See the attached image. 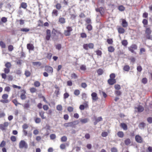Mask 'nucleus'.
Masks as SVG:
<instances>
[{
    "instance_id": "nucleus-47",
    "label": "nucleus",
    "mask_w": 152,
    "mask_h": 152,
    "mask_svg": "<svg viewBox=\"0 0 152 152\" xmlns=\"http://www.w3.org/2000/svg\"><path fill=\"white\" fill-rule=\"evenodd\" d=\"M10 139L12 141L14 142L16 141V137L13 136L11 137Z\"/></svg>"
},
{
    "instance_id": "nucleus-7",
    "label": "nucleus",
    "mask_w": 152,
    "mask_h": 152,
    "mask_svg": "<svg viewBox=\"0 0 152 152\" xmlns=\"http://www.w3.org/2000/svg\"><path fill=\"white\" fill-rule=\"evenodd\" d=\"M9 124V123L7 122H5L3 124H0V129L2 130H5L8 126Z\"/></svg>"
},
{
    "instance_id": "nucleus-23",
    "label": "nucleus",
    "mask_w": 152,
    "mask_h": 152,
    "mask_svg": "<svg viewBox=\"0 0 152 152\" xmlns=\"http://www.w3.org/2000/svg\"><path fill=\"white\" fill-rule=\"evenodd\" d=\"M118 30V32L120 34L124 33L125 31L124 29L122 27L119 28Z\"/></svg>"
},
{
    "instance_id": "nucleus-49",
    "label": "nucleus",
    "mask_w": 152,
    "mask_h": 152,
    "mask_svg": "<svg viewBox=\"0 0 152 152\" xmlns=\"http://www.w3.org/2000/svg\"><path fill=\"white\" fill-rule=\"evenodd\" d=\"M56 7L58 10H60L61 8V6L60 4L58 3L56 4Z\"/></svg>"
},
{
    "instance_id": "nucleus-25",
    "label": "nucleus",
    "mask_w": 152,
    "mask_h": 152,
    "mask_svg": "<svg viewBox=\"0 0 152 152\" xmlns=\"http://www.w3.org/2000/svg\"><path fill=\"white\" fill-rule=\"evenodd\" d=\"M58 11L56 10H54L52 12V16H57L58 15Z\"/></svg>"
},
{
    "instance_id": "nucleus-52",
    "label": "nucleus",
    "mask_w": 152,
    "mask_h": 152,
    "mask_svg": "<svg viewBox=\"0 0 152 152\" xmlns=\"http://www.w3.org/2000/svg\"><path fill=\"white\" fill-rule=\"evenodd\" d=\"M115 74L112 73L110 75V78L111 79H115Z\"/></svg>"
},
{
    "instance_id": "nucleus-48",
    "label": "nucleus",
    "mask_w": 152,
    "mask_h": 152,
    "mask_svg": "<svg viewBox=\"0 0 152 152\" xmlns=\"http://www.w3.org/2000/svg\"><path fill=\"white\" fill-rule=\"evenodd\" d=\"M36 91V89L34 87L31 88L30 89V91L31 93H34Z\"/></svg>"
},
{
    "instance_id": "nucleus-29",
    "label": "nucleus",
    "mask_w": 152,
    "mask_h": 152,
    "mask_svg": "<svg viewBox=\"0 0 152 152\" xmlns=\"http://www.w3.org/2000/svg\"><path fill=\"white\" fill-rule=\"evenodd\" d=\"M121 127L124 130H127V128L126 125L124 123H121Z\"/></svg>"
},
{
    "instance_id": "nucleus-45",
    "label": "nucleus",
    "mask_w": 152,
    "mask_h": 152,
    "mask_svg": "<svg viewBox=\"0 0 152 152\" xmlns=\"http://www.w3.org/2000/svg\"><path fill=\"white\" fill-rule=\"evenodd\" d=\"M122 44L124 46H126L128 44V42L126 40H125L122 41Z\"/></svg>"
},
{
    "instance_id": "nucleus-31",
    "label": "nucleus",
    "mask_w": 152,
    "mask_h": 152,
    "mask_svg": "<svg viewBox=\"0 0 152 152\" xmlns=\"http://www.w3.org/2000/svg\"><path fill=\"white\" fill-rule=\"evenodd\" d=\"M34 85L36 87H39L40 86V83L38 81H36L34 83Z\"/></svg>"
},
{
    "instance_id": "nucleus-4",
    "label": "nucleus",
    "mask_w": 152,
    "mask_h": 152,
    "mask_svg": "<svg viewBox=\"0 0 152 152\" xmlns=\"http://www.w3.org/2000/svg\"><path fill=\"white\" fill-rule=\"evenodd\" d=\"M45 70L48 73L52 75L53 72V69L51 67L49 66H45Z\"/></svg>"
},
{
    "instance_id": "nucleus-62",
    "label": "nucleus",
    "mask_w": 152,
    "mask_h": 152,
    "mask_svg": "<svg viewBox=\"0 0 152 152\" xmlns=\"http://www.w3.org/2000/svg\"><path fill=\"white\" fill-rule=\"evenodd\" d=\"M50 137L52 140L55 139L56 137V136L54 134H52L50 136Z\"/></svg>"
},
{
    "instance_id": "nucleus-13",
    "label": "nucleus",
    "mask_w": 152,
    "mask_h": 152,
    "mask_svg": "<svg viewBox=\"0 0 152 152\" xmlns=\"http://www.w3.org/2000/svg\"><path fill=\"white\" fill-rule=\"evenodd\" d=\"M23 93L21 94L20 96V99L22 100H24L26 98V96L25 95L26 93V91L24 90H22L21 91Z\"/></svg>"
},
{
    "instance_id": "nucleus-56",
    "label": "nucleus",
    "mask_w": 152,
    "mask_h": 152,
    "mask_svg": "<svg viewBox=\"0 0 152 152\" xmlns=\"http://www.w3.org/2000/svg\"><path fill=\"white\" fill-rule=\"evenodd\" d=\"M15 72L16 74L18 75H20L21 73V71L20 69H16Z\"/></svg>"
},
{
    "instance_id": "nucleus-38",
    "label": "nucleus",
    "mask_w": 152,
    "mask_h": 152,
    "mask_svg": "<svg viewBox=\"0 0 152 152\" xmlns=\"http://www.w3.org/2000/svg\"><path fill=\"white\" fill-rule=\"evenodd\" d=\"M13 102L15 104L16 106H17L18 104H21L18 103L16 99H14L12 100Z\"/></svg>"
},
{
    "instance_id": "nucleus-12",
    "label": "nucleus",
    "mask_w": 152,
    "mask_h": 152,
    "mask_svg": "<svg viewBox=\"0 0 152 152\" xmlns=\"http://www.w3.org/2000/svg\"><path fill=\"white\" fill-rule=\"evenodd\" d=\"M96 11L97 12H99L101 15H103L104 13V10L102 7H100L99 8H96Z\"/></svg>"
},
{
    "instance_id": "nucleus-37",
    "label": "nucleus",
    "mask_w": 152,
    "mask_h": 152,
    "mask_svg": "<svg viewBox=\"0 0 152 152\" xmlns=\"http://www.w3.org/2000/svg\"><path fill=\"white\" fill-rule=\"evenodd\" d=\"M25 75L26 77H28L30 75L31 73L28 70H26L25 72Z\"/></svg>"
},
{
    "instance_id": "nucleus-42",
    "label": "nucleus",
    "mask_w": 152,
    "mask_h": 152,
    "mask_svg": "<svg viewBox=\"0 0 152 152\" xmlns=\"http://www.w3.org/2000/svg\"><path fill=\"white\" fill-rule=\"evenodd\" d=\"M88 48L90 49H92L94 48V45L93 43H90L88 44H87Z\"/></svg>"
},
{
    "instance_id": "nucleus-57",
    "label": "nucleus",
    "mask_w": 152,
    "mask_h": 152,
    "mask_svg": "<svg viewBox=\"0 0 152 152\" xmlns=\"http://www.w3.org/2000/svg\"><path fill=\"white\" fill-rule=\"evenodd\" d=\"M69 94L67 93H64V99L68 98L69 96Z\"/></svg>"
},
{
    "instance_id": "nucleus-36",
    "label": "nucleus",
    "mask_w": 152,
    "mask_h": 152,
    "mask_svg": "<svg viewBox=\"0 0 152 152\" xmlns=\"http://www.w3.org/2000/svg\"><path fill=\"white\" fill-rule=\"evenodd\" d=\"M21 7L24 9H25L27 7V4L26 3H24V2H23L21 4Z\"/></svg>"
},
{
    "instance_id": "nucleus-61",
    "label": "nucleus",
    "mask_w": 152,
    "mask_h": 152,
    "mask_svg": "<svg viewBox=\"0 0 152 152\" xmlns=\"http://www.w3.org/2000/svg\"><path fill=\"white\" fill-rule=\"evenodd\" d=\"M86 28L88 29V30L89 31H91L92 29V27L91 25L90 24L88 25L87 26Z\"/></svg>"
},
{
    "instance_id": "nucleus-17",
    "label": "nucleus",
    "mask_w": 152,
    "mask_h": 152,
    "mask_svg": "<svg viewBox=\"0 0 152 152\" xmlns=\"http://www.w3.org/2000/svg\"><path fill=\"white\" fill-rule=\"evenodd\" d=\"M27 47L28 49L29 50H33L34 49L33 45L31 44H28L27 45Z\"/></svg>"
},
{
    "instance_id": "nucleus-14",
    "label": "nucleus",
    "mask_w": 152,
    "mask_h": 152,
    "mask_svg": "<svg viewBox=\"0 0 152 152\" xmlns=\"http://www.w3.org/2000/svg\"><path fill=\"white\" fill-rule=\"evenodd\" d=\"M136 141L139 143H141L142 141V137L139 135H136L135 137Z\"/></svg>"
},
{
    "instance_id": "nucleus-50",
    "label": "nucleus",
    "mask_w": 152,
    "mask_h": 152,
    "mask_svg": "<svg viewBox=\"0 0 152 152\" xmlns=\"http://www.w3.org/2000/svg\"><path fill=\"white\" fill-rule=\"evenodd\" d=\"M118 9L120 11H123L125 10V8L123 6L121 5L118 7Z\"/></svg>"
},
{
    "instance_id": "nucleus-8",
    "label": "nucleus",
    "mask_w": 152,
    "mask_h": 152,
    "mask_svg": "<svg viewBox=\"0 0 152 152\" xmlns=\"http://www.w3.org/2000/svg\"><path fill=\"white\" fill-rule=\"evenodd\" d=\"M135 110H137L138 112L140 113L143 111L144 108L142 106L138 105H137V107H135Z\"/></svg>"
},
{
    "instance_id": "nucleus-55",
    "label": "nucleus",
    "mask_w": 152,
    "mask_h": 152,
    "mask_svg": "<svg viewBox=\"0 0 152 152\" xmlns=\"http://www.w3.org/2000/svg\"><path fill=\"white\" fill-rule=\"evenodd\" d=\"M73 108L71 107H69L67 108V110L69 112H72L73 110Z\"/></svg>"
},
{
    "instance_id": "nucleus-20",
    "label": "nucleus",
    "mask_w": 152,
    "mask_h": 152,
    "mask_svg": "<svg viewBox=\"0 0 152 152\" xmlns=\"http://www.w3.org/2000/svg\"><path fill=\"white\" fill-rule=\"evenodd\" d=\"M118 136L120 138H122L124 136V133L121 131L118 132L117 133Z\"/></svg>"
},
{
    "instance_id": "nucleus-30",
    "label": "nucleus",
    "mask_w": 152,
    "mask_h": 152,
    "mask_svg": "<svg viewBox=\"0 0 152 152\" xmlns=\"http://www.w3.org/2000/svg\"><path fill=\"white\" fill-rule=\"evenodd\" d=\"M5 66L7 68H10L11 66V64L10 63L7 62L5 64Z\"/></svg>"
},
{
    "instance_id": "nucleus-27",
    "label": "nucleus",
    "mask_w": 152,
    "mask_h": 152,
    "mask_svg": "<svg viewBox=\"0 0 152 152\" xmlns=\"http://www.w3.org/2000/svg\"><path fill=\"white\" fill-rule=\"evenodd\" d=\"M130 68L128 65H125L123 69L126 71H129L130 69Z\"/></svg>"
},
{
    "instance_id": "nucleus-53",
    "label": "nucleus",
    "mask_w": 152,
    "mask_h": 152,
    "mask_svg": "<svg viewBox=\"0 0 152 152\" xmlns=\"http://www.w3.org/2000/svg\"><path fill=\"white\" fill-rule=\"evenodd\" d=\"M80 69L83 71H85L86 69V68L85 66L82 65L80 66Z\"/></svg>"
},
{
    "instance_id": "nucleus-15",
    "label": "nucleus",
    "mask_w": 152,
    "mask_h": 152,
    "mask_svg": "<svg viewBox=\"0 0 152 152\" xmlns=\"http://www.w3.org/2000/svg\"><path fill=\"white\" fill-rule=\"evenodd\" d=\"M108 83L110 85H113L116 82V80L115 79H109L107 81Z\"/></svg>"
},
{
    "instance_id": "nucleus-3",
    "label": "nucleus",
    "mask_w": 152,
    "mask_h": 152,
    "mask_svg": "<svg viewBox=\"0 0 152 152\" xmlns=\"http://www.w3.org/2000/svg\"><path fill=\"white\" fill-rule=\"evenodd\" d=\"M151 31L150 28L148 27L146 28L145 33L147 38L150 39H152V36L150 35Z\"/></svg>"
},
{
    "instance_id": "nucleus-54",
    "label": "nucleus",
    "mask_w": 152,
    "mask_h": 152,
    "mask_svg": "<svg viewBox=\"0 0 152 152\" xmlns=\"http://www.w3.org/2000/svg\"><path fill=\"white\" fill-rule=\"evenodd\" d=\"M145 126V124L144 123H142L139 124V128L141 129H143Z\"/></svg>"
},
{
    "instance_id": "nucleus-1",
    "label": "nucleus",
    "mask_w": 152,
    "mask_h": 152,
    "mask_svg": "<svg viewBox=\"0 0 152 152\" xmlns=\"http://www.w3.org/2000/svg\"><path fill=\"white\" fill-rule=\"evenodd\" d=\"M79 123V121L78 120L75 121H74L66 123L64 124V126L65 127H74L75 126L78 124Z\"/></svg>"
},
{
    "instance_id": "nucleus-58",
    "label": "nucleus",
    "mask_w": 152,
    "mask_h": 152,
    "mask_svg": "<svg viewBox=\"0 0 152 152\" xmlns=\"http://www.w3.org/2000/svg\"><path fill=\"white\" fill-rule=\"evenodd\" d=\"M102 136L103 137H106L108 135V133L107 132H103L102 133Z\"/></svg>"
},
{
    "instance_id": "nucleus-40",
    "label": "nucleus",
    "mask_w": 152,
    "mask_h": 152,
    "mask_svg": "<svg viewBox=\"0 0 152 152\" xmlns=\"http://www.w3.org/2000/svg\"><path fill=\"white\" fill-rule=\"evenodd\" d=\"M41 119L40 118H37L35 119V121L37 124H38L41 122Z\"/></svg>"
},
{
    "instance_id": "nucleus-5",
    "label": "nucleus",
    "mask_w": 152,
    "mask_h": 152,
    "mask_svg": "<svg viewBox=\"0 0 152 152\" xmlns=\"http://www.w3.org/2000/svg\"><path fill=\"white\" fill-rule=\"evenodd\" d=\"M72 30L71 27H68L66 28V30L64 31V34L66 36H69L70 34V32Z\"/></svg>"
},
{
    "instance_id": "nucleus-22",
    "label": "nucleus",
    "mask_w": 152,
    "mask_h": 152,
    "mask_svg": "<svg viewBox=\"0 0 152 152\" xmlns=\"http://www.w3.org/2000/svg\"><path fill=\"white\" fill-rule=\"evenodd\" d=\"M44 112L42 111L39 112V115L42 119L46 118V117L44 115Z\"/></svg>"
},
{
    "instance_id": "nucleus-35",
    "label": "nucleus",
    "mask_w": 152,
    "mask_h": 152,
    "mask_svg": "<svg viewBox=\"0 0 152 152\" xmlns=\"http://www.w3.org/2000/svg\"><path fill=\"white\" fill-rule=\"evenodd\" d=\"M10 71V68H4V72L5 74H7L9 73Z\"/></svg>"
},
{
    "instance_id": "nucleus-34",
    "label": "nucleus",
    "mask_w": 152,
    "mask_h": 152,
    "mask_svg": "<svg viewBox=\"0 0 152 152\" xmlns=\"http://www.w3.org/2000/svg\"><path fill=\"white\" fill-rule=\"evenodd\" d=\"M61 141L65 142L67 141V139L66 136H64L61 138Z\"/></svg>"
},
{
    "instance_id": "nucleus-46",
    "label": "nucleus",
    "mask_w": 152,
    "mask_h": 152,
    "mask_svg": "<svg viewBox=\"0 0 152 152\" xmlns=\"http://www.w3.org/2000/svg\"><path fill=\"white\" fill-rule=\"evenodd\" d=\"M56 109L58 110L61 111L62 110V107L61 105H58L57 106Z\"/></svg>"
},
{
    "instance_id": "nucleus-63",
    "label": "nucleus",
    "mask_w": 152,
    "mask_h": 152,
    "mask_svg": "<svg viewBox=\"0 0 152 152\" xmlns=\"http://www.w3.org/2000/svg\"><path fill=\"white\" fill-rule=\"evenodd\" d=\"M60 148L62 150L64 149L65 148L66 146L64 144H61L60 146Z\"/></svg>"
},
{
    "instance_id": "nucleus-64",
    "label": "nucleus",
    "mask_w": 152,
    "mask_h": 152,
    "mask_svg": "<svg viewBox=\"0 0 152 152\" xmlns=\"http://www.w3.org/2000/svg\"><path fill=\"white\" fill-rule=\"evenodd\" d=\"M111 151L112 152H117V149L115 148H111Z\"/></svg>"
},
{
    "instance_id": "nucleus-18",
    "label": "nucleus",
    "mask_w": 152,
    "mask_h": 152,
    "mask_svg": "<svg viewBox=\"0 0 152 152\" xmlns=\"http://www.w3.org/2000/svg\"><path fill=\"white\" fill-rule=\"evenodd\" d=\"M58 22L61 24H64L65 23V20L64 18L60 17L59 18Z\"/></svg>"
},
{
    "instance_id": "nucleus-59",
    "label": "nucleus",
    "mask_w": 152,
    "mask_h": 152,
    "mask_svg": "<svg viewBox=\"0 0 152 152\" xmlns=\"http://www.w3.org/2000/svg\"><path fill=\"white\" fill-rule=\"evenodd\" d=\"M102 118L101 117H98L97 118L95 119V120L98 123L100 121H102Z\"/></svg>"
},
{
    "instance_id": "nucleus-60",
    "label": "nucleus",
    "mask_w": 152,
    "mask_h": 152,
    "mask_svg": "<svg viewBox=\"0 0 152 152\" xmlns=\"http://www.w3.org/2000/svg\"><path fill=\"white\" fill-rule=\"evenodd\" d=\"M81 86L83 88H85L87 86V85L86 83H83L81 84Z\"/></svg>"
},
{
    "instance_id": "nucleus-9",
    "label": "nucleus",
    "mask_w": 152,
    "mask_h": 152,
    "mask_svg": "<svg viewBox=\"0 0 152 152\" xmlns=\"http://www.w3.org/2000/svg\"><path fill=\"white\" fill-rule=\"evenodd\" d=\"M92 98L93 101H96L97 100L98 98L97 96V94L95 92H93L91 94Z\"/></svg>"
},
{
    "instance_id": "nucleus-11",
    "label": "nucleus",
    "mask_w": 152,
    "mask_h": 152,
    "mask_svg": "<svg viewBox=\"0 0 152 152\" xmlns=\"http://www.w3.org/2000/svg\"><path fill=\"white\" fill-rule=\"evenodd\" d=\"M51 37V32L50 30L48 29L46 31V39L47 40H49Z\"/></svg>"
},
{
    "instance_id": "nucleus-16",
    "label": "nucleus",
    "mask_w": 152,
    "mask_h": 152,
    "mask_svg": "<svg viewBox=\"0 0 152 152\" xmlns=\"http://www.w3.org/2000/svg\"><path fill=\"white\" fill-rule=\"evenodd\" d=\"M82 124H85L87 123L88 121V119L87 118H80L79 119Z\"/></svg>"
},
{
    "instance_id": "nucleus-19",
    "label": "nucleus",
    "mask_w": 152,
    "mask_h": 152,
    "mask_svg": "<svg viewBox=\"0 0 152 152\" xmlns=\"http://www.w3.org/2000/svg\"><path fill=\"white\" fill-rule=\"evenodd\" d=\"M122 25L124 27H126L128 26V23L126 20L123 19L122 20Z\"/></svg>"
},
{
    "instance_id": "nucleus-2",
    "label": "nucleus",
    "mask_w": 152,
    "mask_h": 152,
    "mask_svg": "<svg viewBox=\"0 0 152 152\" xmlns=\"http://www.w3.org/2000/svg\"><path fill=\"white\" fill-rule=\"evenodd\" d=\"M19 147L20 149H27L28 148V145L24 140H21L19 143Z\"/></svg>"
},
{
    "instance_id": "nucleus-32",
    "label": "nucleus",
    "mask_w": 152,
    "mask_h": 152,
    "mask_svg": "<svg viewBox=\"0 0 152 152\" xmlns=\"http://www.w3.org/2000/svg\"><path fill=\"white\" fill-rule=\"evenodd\" d=\"M145 52V50L144 48H142L140 49V54L142 55L144 54V53Z\"/></svg>"
},
{
    "instance_id": "nucleus-24",
    "label": "nucleus",
    "mask_w": 152,
    "mask_h": 152,
    "mask_svg": "<svg viewBox=\"0 0 152 152\" xmlns=\"http://www.w3.org/2000/svg\"><path fill=\"white\" fill-rule=\"evenodd\" d=\"M32 64L33 65L36 66H40L41 64L40 62H32Z\"/></svg>"
},
{
    "instance_id": "nucleus-51",
    "label": "nucleus",
    "mask_w": 152,
    "mask_h": 152,
    "mask_svg": "<svg viewBox=\"0 0 152 152\" xmlns=\"http://www.w3.org/2000/svg\"><path fill=\"white\" fill-rule=\"evenodd\" d=\"M5 142L4 140L2 141L0 144V147H3L5 145Z\"/></svg>"
},
{
    "instance_id": "nucleus-41",
    "label": "nucleus",
    "mask_w": 152,
    "mask_h": 152,
    "mask_svg": "<svg viewBox=\"0 0 152 152\" xmlns=\"http://www.w3.org/2000/svg\"><path fill=\"white\" fill-rule=\"evenodd\" d=\"M0 45L1 47L2 48H5L6 47L5 43L2 41H0Z\"/></svg>"
},
{
    "instance_id": "nucleus-21",
    "label": "nucleus",
    "mask_w": 152,
    "mask_h": 152,
    "mask_svg": "<svg viewBox=\"0 0 152 152\" xmlns=\"http://www.w3.org/2000/svg\"><path fill=\"white\" fill-rule=\"evenodd\" d=\"M71 77L72 79H76L78 77V76L75 73L71 74Z\"/></svg>"
},
{
    "instance_id": "nucleus-10",
    "label": "nucleus",
    "mask_w": 152,
    "mask_h": 152,
    "mask_svg": "<svg viewBox=\"0 0 152 152\" xmlns=\"http://www.w3.org/2000/svg\"><path fill=\"white\" fill-rule=\"evenodd\" d=\"M58 34V32L56 30L53 29L52 31V37L53 36V38H57L58 36L57 35V34Z\"/></svg>"
},
{
    "instance_id": "nucleus-26",
    "label": "nucleus",
    "mask_w": 152,
    "mask_h": 152,
    "mask_svg": "<svg viewBox=\"0 0 152 152\" xmlns=\"http://www.w3.org/2000/svg\"><path fill=\"white\" fill-rule=\"evenodd\" d=\"M115 49L113 46H111L108 47V50L109 52H113L114 51Z\"/></svg>"
},
{
    "instance_id": "nucleus-44",
    "label": "nucleus",
    "mask_w": 152,
    "mask_h": 152,
    "mask_svg": "<svg viewBox=\"0 0 152 152\" xmlns=\"http://www.w3.org/2000/svg\"><path fill=\"white\" fill-rule=\"evenodd\" d=\"M74 94L76 96L80 94V91L79 90H75L74 92Z\"/></svg>"
},
{
    "instance_id": "nucleus-6",
    "label": "nucleus",
    "mask_w": 152,
    "mask_h": 152,
    "mask_svg": "<svg viewBox=\"0 0 152 152\" xmlns=\"http://www.w3.org/2000/svg\"><path fill=\"white\" fill-rule=\"evenodd\" d=\"M129 50L132 53H135L134 50L137 48V46L135 44H133L128 48Z\"/></svg>"
},
{
    "instance_id": "nucleus-33",
    "label": "nucleus",
    "mask_w": 152,
    "mask_h": 152,
    "mask_svg": "<svg viewBox=\"0 0 152 152\" xmlns=\"http://www.w3.org/2000/svg\"><path fill=\"white\" fill-rule=\"evenodd\" d=\"M142 23L144 25V27H146V26L148 24V21L147 20L144 19L142 20Z\"/></svg>"
},
{
    "instance_id": "nucleus-43",
    "label": "nucleus",
    "mask_w": 152,
    "mask_h": 152,
    "mask_svg": "<svg viewBox=\"0 0 152 152\" xmlns=\"http://www.w3.org/2000/svg\"><path fill=\"white\" fill-rule=\"evenodd\" d=\"M98 74L99 75H102L103 73V71L101 69H99L97 71Z\"/></svg>"
},
{
    "instance_id": "nucleus-39",
    "label": "nucleus",
    "mask_w": 152,
    "mask_h": 152,
    "mask_svg": "<svg viewBox=\"0 0 152 152\" xmlns=\"http://www.w3.org/2000/svg\"><path fill=\"white\" fill-rule=\"evenodd\" d=\"M8 97V95L7 94H4L2 96V98L4 99H7Z\"/></svg>"
},
{
    "instance_id": "nucleus-28",
    "label": "nucleus",
    "mask_w": 152,
    "mask_h": 152,
    "mask_svg": "<svg viewBox=\"0 0 152 152\" xmlns=\"http://www.w3.org/2000/svg\"><path fill=\"white\" fill-rule=\"evenodd\" d=\"M131 142V141L130 139H127L124 141V143L126 145H129Z\"/></svg>"
}]
</instances>
